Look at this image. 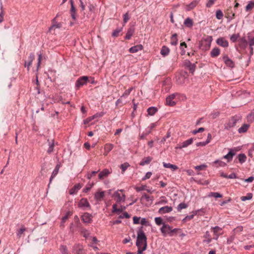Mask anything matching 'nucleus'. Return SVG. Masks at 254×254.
<instances>
[{"instance_id": "obj_38", "label": "nucleus", "mask_w": 254, "mask_h": 254, "mask_svg": "<svg viewBox=\"0 0 254 254\" xmlns=\"http://www.w3.org/2000/svg\"><path fill=\"white\" fill-rule=\"evenodd\" d=\"M163 166L166 168H170L173 170H176L178 169V167L175 165H173L170 163H163Z\"/></svg>"}, {"instance_id": "obj_28", "label": "nucleus", "mask_w": 254, "mask_h": 254, "mask_svg": "<svg viewBox=\"0 0 254 254\" xmlns=\"http://www.w3.org/2000/svg\"><path fill=\"white\" fill-rule=\"evenodd\" d=\"M113 144H106L104 146V155L106 156L113 148Z\"/></svg>"}, {"instance_id": "obj_20", "label": "nucleus", "mask_w": 254, "mask_h": 254, "mask_svg": "<svg viewBox=\"0 0 254 254\" xmlns=\"http://www.w3.org/2000/svg\"><path fill=\"white\" fill-rule=\"evenodd\" d=\"M105 196V191H97L94 194V198L97 201H101Z\"/></svg>"}, {"instance_id": "obj_31", "label": "nucleus", "mask_w": 254, "mask_h": 254, "mask_svg": "<svg viewBox=\"0 0 254 254\" xmlns=\"http://www.w3.org/2000/svg\"><path fill=\"white\" fill-rule=\"evenodd\" d=\"M152 158L151 157H147L143 158L140 162V166H144L145 165L148 164L151 161Z\"/></svg>"}, {"instance_id": "obj_18", "label": "nucleus", "mask_w": 254, "mask_h": 254, "mask_svg": "<svg viewBox=\"0 0 254 254\" xmlns=\"http://www.w3.org/2000/svg\"><path fill=\"white\" fill-rule=\"evenodd\" d=\"M82 186L80 184H75L69 190V193L71 195H73L77 192V191L81 188Z\"/></svg>"}, {"instance_id": "obj_61", "label": "nucleus", "mask_w": 254, "mask_h": 254, "mask_svg": "<svg viewBox=\"0 0 254 254\" xmlns=\"http://www.w3.org/2000/svg\"><path fill=\"white\" fill-rule=\"evenodd\" d=\"M140 219V217L134 216L133 217V223L134 224H137L140 223L139 220Z\"/></svg>"}, {"instance_id": "obj_21", "label": "nucleus", "mask_w": 254, "mask_h": 254, "mask_svg": "<svg viewBox=\"0 0 254 254\" xmlns=\"http://www.w3.org/2000/svg\"><path fill=\"white\" fill-rule=\"evenodd\" d=\"M176 81L179 84H184L186 80L185 75L183 74H179L176 77Z\"/></svg>"}, {"instance_id": "obj_25", "label": "nucleus", "mask_w": 254, "mask_h": 254, "mask_svg": "<svg viewBox=\"0 0 254 254\" xmlns=\"http://www.w3.org/2000/svg\"><path fill=\"white\" fill-rule=\"evenodd\" d=\"M59 168H60V167H59V165H57L56 166V167H55V169L54 170V171H53L52 175L50 178V182L48 185V187H49L50 184V183H51L53 179L56 177V176L58 173V172L59 170Z\"/></svg>"}, {"instance_id": "obj_29", "label": "nucleus", "mask_w": 254, "mask_h": 254, "mask_svg": "<svg viewBox=\"0 0 254 254\" xmlns=\"http://www.w3.org/2000/svg\"><path fill=\"white\" fill-rule=\"evenodd\" d=\"M134 32V29L133 27H131L129 28L127 30V31L126 33V35L125 37V39L127 40H129L131 38L132 36L133 33Z\"/></svg>"}, {"instance_id": "obj_7", "label": "nucleus", "mask_w": 254, "mask_h": 254, "mask_svg": "<svg viewBox=\"0 0 254 254\" xmlns=\"http://www.w3.org/2000/svg\"><path fill=\"white\" fill-rule=\"evenodd\" d=\"M211 229H212V231L214 235L213 239L215 240H217L219 236L222 234V228L217 226L214 227H212Z\"/></svg>"}, {"instance_id": "obj_24", "label": "nucleus", "mask_w": 254, "mask_h": 254, "mask_svg": "<svg viewBox=\"0 0 254 254\" xmlns=\"http://www.w3.org/2000/svg\"><path fill=\"white\" fill-rule=\"evenodd\" d=\"M48 142L49 145V148L47 150V153L48 154H51L54 151V147L55 146V142L53 139L50 140V139H48Z\"/></svg>"}, {"instance_id": "obj_26", "label": "nucleus", "mask_w": 254, "mask_h": 254, "mask_svg": "<svg viewBox=\"0 0 254 254\" xmlns=\"http://www.w3.org/2000/svg\"><path fill=\"white\" fill-rule=\"evenodd\" d=\"M220 53V50L218 47H215L212 49L210 52V56L212 58L218 57Z\"/></svg>"}, {"instance_id": "obj_55", "label": "nucleus", "mask_w": 254, "mask_h": 254, "mask_svg": "<svg viewBox=\"0 0 254 254\" xmlns=\"http://www.w3.org/2000/svg\"><path fill=\"white\" fill-rule=\"evenodd\" d=\"M129 217L130 215L127 212H125L123 214L120 215L119 217L120 219L129 218Z\"/></svg>"}, {"instance_id": "obj_53", "label": "nucleus", "mask_w": 254, "mask_h": 254, "mask_svg": "<svg viewBox=\"0 0 254 254\" xmlns=\"http://www.w3.org/2000/svg\"><path fill=\"white\" fill-rule=\"evenodd\" d=\"M248 38L250 47H253L254 46V37L248 36Z\"/></svg>"}, {"instance_id": "obj_47", "label": "nucleus", "mask_w": 254, "mask_h": 254, "mask_svg": "<svg viewBox=\"0 0 254 254\" xmlns=\"http://www.w3.org/2000/svg\"><path fill=\"white\" fill-rule=\"evenodd\" d=\"M223 13L221 10H217L216 12V17L217 19L220 20L223 18Z\"/></svg>"}, {"instance_id": "obj_46", "label": "nucleus", "mask_w": 254, "mask_h": 254, "mask_svg": "<svg viewBox=\"0 0 254 254\" xmlns=\"http://www.w3.org/2000/svg\"><path fill=\"white\" fill-rule=\"evenodd\" d=\"M112 208H113L112 212L113 213H119L123 211V209H122V208H117V205L116 204H113Z\"/></svg>"}, {"instance_id": "obj_64", "label": "nucleus", "mask_w": 254, "mask_h": 254, "mask_svg": "<svg viewBox=\"0 0 254 254\" xmlns=\"http://www.w3.org/2000/svg\"><path fill=\"white\" fill-rule=\"evenodd\" d=\"M140 223L142 225H145V226L148 225V222L146 221V219L145 218H142L141 219Z\"/></svg>"}, {"instance_id": "obj_32", "label": "nucleus", "mask_w": 254, "mask_h": 254, "mask_svg": "<svg viewBox=\"0 0 254 254\" xmlns=\"http://www.w3.org/2000/svg\"><path fill=\"white\" fill-rule=\"evenodd\" d=\"M170 52V49L166 46H164L162 47L160 53L163 56H167Z\"/></svg>"}, {"instance_id": "obj_19", "label": "nucleus", "mask_w": 254, "mask_h": 254, "mask_svg": "<svg viewBox=\"0 0 254 254\" xmlns=\"http://www.w3.org/2000/svg\"><path fill=\"white\" fill-rule=\"evenodd\" d=\"M144 199L148 202L149 204L151 205L153 203L154 198L152 196H150L145 193H144L141 197L140 200L143 201Z\"/></svg>"}, {"instance_id": "obj_6", "label": "nucleus", "mask_w": 254, "mask_h": 254, "mask_svg": "<svg viewBox=\"0 0 254 254\" xmlns=\"http://www.w3.org/2000/svg\"><path fill=\"white\" fill-rule=\"evenodd\" d=\"M216 43L217 45L223 48L228 47L229 46L228 41L224 37L218 38L216 40Z\"/></svg>"}, {"instance_id": "obj_59", "label": "nucleus", "mask_w": 254, "mask_h": 254, "mask_svg": "<svg viewBox=\"0 0 254 254\" xmlns=\"http://www.w3.org/2000/svg\"><path fill=\"white\" fill-rule=\"evenodd\" d=\"M152 175V173L150 172H148L146 173L145 175L142 178V181L146 180L147 179H149Z\"/></svg>"}, {"instance_id": "obj_17", "label": "nucleus", "mask_w": 254, "mask_h": 254, "mask_svg": "<svg viewBox=\"0 0 254 254\" xmlns=\"http://www.w3.org/2000/svg\"><path fill=\"white\" fill-rule=\"evenodd\" d=\"M72 214L70 211H68L66 213L65 215L62 218V221L60 224V227L63 228L64 227V223L68 219V218Z\"/></svg>"}, {"instance_id": "obj_5", "label": "nucleus", "mask_w": 254, "mask_h": 254, "mask_svg": "<svg viewBox=\"0 0 254 254\" xmlns=\"http://www.w3.org/2000/svg\"><path fill=\"white\" fill-rule=\"evenodd\" d=\"M88 79V77L87 76H83L80 77L75 82V86L77 88L85 85Z\"/></svg>"}, {"instance_id": "obj_57", "label": "nucleus", "mask_w": 254, "mask_h": 254, "mask_svg": "<svg viewBox=\"0 0 254 254\" xmlns=\"http://www.w3.org/2000/svg\"><path fill=\"white\" fill-rule=\"evenodd\" d=\"M209 143V140H206L205 141L199 142L196 144V146H204Z\"/></svg>"}, {"instance_id": "obj_16", "label": "nucleus", "mask_w": 254, "mask_h": 254, "mask_svg": "<svg viewBox=\"0 0 254 254\" xmlns=\"http://www.w3.org/2000/svg\"><path fill=\"white\" fill-rule=\"evenodd\" d=\"M173 210V208L171 206H165L161 207L159 210L158 213L161 214L169 213Z\"/></svg>"}, {"instance_id": "obj_42", "label": "nucleus", "mask_w": 254, "mask_h": 254, "mask_svg": "<svg viewBox=\"0 0 254 254\" xmlns=\"http://www.w3.org/2000/svg\"><path fill=\"white\" fill-rule=\"evenodd\" d=\"M209 196L214 197L215 198H221L222 197V195L217 192H211L209 193Z\"/></svg>"}, {"instance_id": "obj_30", "label": "nucleus", "mask_w": 254, "mask_h": 254, "mask_svg": "<svg viewBox=\"0 0 254 254\" xmlns=\"http://www.w3.org/2000/svg\"><path fill=\"white\" fill-rule=\"evenodd\" d=\"M204 240H203V242L206 243L207 244L210 243L212 241V238H211L210 234L208 231H206L204 235Z\"/></svg>"}, {"instance_id": "obj_45", "label": "nucleus", "mask_w": 254, "mask_h": 254, "mask_svg": "<svg viewBox=\"0 0 254 254\" xmlns=\"http://www.w3.org/2000/svg\"><path fill=\"white\" fill-rule=\"evenodd\" d=\"M188 207V205L185 203L182 202L180 203L178 207L177 210L178 211H180L182 209L186 208Z\"/></svg>"}, {"instance_id": "obj_52", "label": "nucleus", "mask_w": 254, "mask_h": 254, "mask_svg": "<svg viewBox=\"0 0 254 254\" xmlns=\"http://www.w3.org/2000/svg\"><path fill=\"white\" fill-rule=\"evenodd\" d=\"M129 166V164L127 162L122 164L121 165V168L123 172H124Z\"/></svg>"}, {"instance_id": "obj_40", "label": "nucleus", "mask_w": 254, "mask_h": 254, "mask_svg": "<svg viewBox=\"0 0 254 254\" xmlns=\"http://www.w3.org/2000/svg\"><path fill=\"white\" fill-rule=\"evenodd\" d=\"M213 163L214 164H218V165L216 166L217 167L219 166L225 167L226 165V164L224 162L219 160H215Z\"/></svg>"}, {"instance_id": "obj_58", "label": "nucleus", "mask_w": 254, "mask_h": 254, "mask_svg": "<svg viewBox=\"0 0 254 254\" xmlns=\"http://www.w3.org/2000/svg\"><path fill=\"white\" fill-rule=\"evenodd\" d=\"M204 130V128L203 127H200L197 129L193 130L191 131L192 133L193 134H196L197 133L199 132H202Z\"/></svg>"}, {"instance_id": "obj_62", "label": "nucleus", "mask_w": 254, "mask_h": 254, "mask_svg": "<svg viewBox=\"0 0 254 254\" xmlns=\"http://www.w3.org/2000/svg\"><path fill=\"white\" fill-rule=\"evenodd\" d=\"M216 0H209L206 4L207 7H210L215 2Z\"/></svg>"}, {"instance_id": "obj_23", "label": "nucleus", "mask_w": 254, "mask_h": 254, "mask_svg": "<svg viewBox=\"0 0 254 254\" xmlns=\"http://www.w3.org/2000/svg\"><path fill=\"white\" fill-rule=\"evenodd\" d=\"M143 48V46L141 45H137L131 47L129 49V52L130 53H135L139 51H141Z\"/></svg>"}, {"instance_id": "obj_35", "label": "nucleus", "mask_w": 254, "mask_h": 254, "mask_svg": "<svg viewBox=\"0 0 254 254\" xmlns=\"http://www.w3.org/2000/svg\"><path fill=\"white\" fill-rule=\"evenodd\" d=\"M138 251L137 253H131V252H128L126 254H141L143 251L146 250L147 247L145 245L144 246H143L142 247H137Z\"/></svg>"}, {"instance_id": "obj_22", "label": "nucleus", "mask_w": 254, "mask_h": 254, "mask_svg": "<svg viewBox=\"0 0 254 254\" xmlns=\"http://www.w3.org/2000/svg\"><path fill=\"white\" fill-rule=\"evenodd\" d=\"M111 173L110 171L107 169H105L103 171L100 172L98 175L99 179L102 180L107 177Z\"/></svg>"}, {"instance_id": "obj_15", "label": "nucleus", "mask_w": 254, "mask_h": 254, "mask_svg": "<svg viewBox=\"0 0 254 254\" xmlns=\"http://www.w3.org/2000/svg\"><path fill=\"white\" fill-rule=\"evenodd\" d=\"M92 215L88 213H84L82 216V220L84 223H90L92 221Z\"/></svg>"}, {"instance_id": "obj_14", "label": "nucleus", "mask_w": 254, "mask_h": 254, "mask_svg": "<svg viewBox=\"0 0 254 254\" xmlns=\"http://www.w3.org/2000/svg\"><path fill=\"white\" fill-rule=\"evenodd\" d=\"M193 138H190L189 139L186 140L182 142L181 144H179V146L176 147L177 149H182L183 148H185L188 147L189 145H190L193 142Z\"/></svg>"}, {"instance_id": "obj_43", "label": "nucleus", "mask_w": 254, "mask_h": 254, "mask_svg": "<svg viewBox=\"0 0 254 254\" xmlns=\"http://www.w3.org/2000/svg\"><path fill=\"white\" fill-rule=\"evenodd\" d=\"M253 194L251 193H249L247 194L246 196H243L241 197V199L242 201H246L247 200H250L252 198Z\"/></svg>"}, {"instance_id": "obj_12", "label": "nucleus", "mask_w": 254, "mask_h": 254, "mask_svg": "<svg viewBox=\"0 0 254 254\" xmlns=\"http://www.w3.org/2000/svg\"><path fill=\"white\" fill-rule=\"evenodd\" d=\"M78 207L85 209V208H90V205L87 199L85 198H82L80 200L78 203Z\"/></svg>"}, {"instance_id": "obj_51", "label": "nucleus", "mask_w": 254, "mask_h": 254, "mask_svg": "<svg viewBox=\"0 0 254 254\" xmlns=\"http://www.w3.org/2000/svg\"><path fill=\"white\" fill-rule=\"evenodd\" d=\"M168 203V201L165 196H162L160 200L156 203V204H163Z\"/></svg>"}, {"instance_id": "obj_2", "label": "nucleus", "mask_w": 254, "mask_h": 254, "mask_svg": "<svg viewBox=\"0 0 254 254\" xmlns=\"http://www.w3.org/2000/svg\"><path fill=\"white\" fill-rule=\"evenodd\" d=\"M212 41V36H207L206 37L203 38L200 42L199 48L203 51L208 50L210 47Z\"/></svg>"}, {"instance_id": "obj_37", "label": "nucleus", "mask_w": 254, "mask_h": 254, "mask_svg": "<svg viewBox=\"0 0 254 254\" xmlns=\"http://www.w3.org/2000/svg\"><path fill=\"white\" fill-rule=\"evenodd\" d=\"M250 126L248 124H244L241 127L238 129V132L239 133H244L247 131Z\"/></svg>"}, {"instance_id": "obj_50", "label": "nucleus", "mask_w": 254, "mask_h": 254, "mask_svg": "<svg viewBox=\"0 0 254 254\" xmlns=\"http://www.w3.org/2000/svg\"><path fill=\"white\" fill-rule=\"evenodd\" d=\"M132 88H130L127 90H126L123 94L121 96V98L124 97L127 98L130 93L131 91H132Z\"/></svg>"}, {"instance_id": "obj_54", "label": "nucleus", "mask_w": 254, "mask_h": 254, "mask_svg": "<svg viewBox=\"0 0 254 254\" xmlns=\"http://www.w3.org/2000/svg\"><path fill=\"white\" fill-rule=\"evenodd\" d=\"M239 37V34H233L230 37V40L232 42H235L237 40L238 38Z\"/></svg>"}, {"instance_id": "obj_39", "label": "nucleus", "mask_w": 254, "mask_h": 254, "mask_svg": "<svg viewBox=\"0 0 254 254\" xmlns=\"http://www.w3.org/2000/svg\"><path fill=\"white\" fill-rule=\"evenodd\" d=\"M94 184L93 183H88L86 187L83 189V191L84 192H87L93 187Z\"/></svg>"}, {"instance_id": "obj_41", "label": "nucleus", "mask_w": 254, "mask_h": 254, "mask_svg": "<svg viewBox=\"0 0 254 254\" xmlns=\"http://www.w3.org/2000/svg\"><path fill=\"white\" fill-rule=\"evenodd\" d=\"M61 27L62 24L61 23L56 22L49 28V31L51 32L53 29L55 28H60Z\"/></svg>"}, {"instance_id": "obj_48", "label": "nucleus", "mask_w": 254, "mask_h": 254, "mask_svg": "<svg viewBox=\"0 0 254 254\" xmlns=\"http://www.w3.org/2000/svg\"><path fill=\"white\" fill-rule=\"evenodd\" d=\"M155 222L156 224L157 225H162H162H163V224H165L163 222L162 218L161 217H156L155 218Z\"/></svg>"}, {"instance_id": "obj_56", "label": "nucleus", "mask_w": 254, "mask_h": 254, "mask_svg": "<svg viewBox=\"0 0 254 254\" xmlns=\"http://www.w3.org/2000/svg\"><path fill=\"white\" fill-rule=\"evenodd\" d=\"M206 167H207V166L206 165L201 164L200 165H198V166H195L194 168L196 170L199 171V170H202L204 169Z\"/></svg>"}, {"instance_id": "obj_36", "label": "nucleus", "mask_w": 254, "mask_h": 254, "mask_svg": "<svg viewBox=\"0 0 254 254\" xmlns=\"http://www.w3.org/2000/svg\"><path fill=\"white\" fill-rule=\"evenodd\" d=\"M157 111V109L155 107H150L147 109L148 114L150 116H153Z\"/></svg>"}, {"instance_id": "obj_63", "label": "nucleus", "mask_w": 254, "mask_h": 254, "mask_svg": "<svg viewBox=\"0 0 254 254\" xmlns=\"http://www.w3.org/2000/svg\"><path fill=\"white\" fill-rule=\"evenodd\" d=\"M146 188V186L143 185L140 187H136L135 190L137 191H140L143 190H145Z\"/></svg>"}, {"instance_id": "obj_13", "label": "nucleus", "mask_w": 254, "mask_h": 254, "mask_svg": "<svg viewBox=\"0 0 254 254\" xmlns=\"http://www.w3.org/2000/svg\"><path fill=\"white\" fill-rule=\"evenodd\" d=\"M199 0H194L191 2L190 4L186 5L185 9L186 11H189L193 9L198 3Z\"/></svg>"}, {"instance_id": "obj_34", "label": "nucleus", "mask_w": 254, "mask_h": 254, "mask_svg": "<svg viewBox=\"0 0 254 254\" xmlns=\"http://www.w3.org/2000/svg\"><path fill=\"white\" fill-rule=\"evenodd\" d=\"M238 158L240 163L243 164L246 162L247 159V156L245 154L241 153L238 155Z\"/></svg>"}, {"instance_id": "obj_49", "label": "nucleus", "mask_w": 254, "mask_h": 254, "mask_svg": "<svg viewBox=\"0 0 254 254\" xmlns=\"http://www.w3.org/2000/svg\"><path fill=\"white\" fill-rule=\"evenodd\" d=\"M99 172V170L92 171L91 173H89L87 174L86 177L88 179L90 180L94 175L96 174Z\"/></svg>"}, {"instance_id": "obj_60", "label": "nucleus", "mask_w": 254, "mask_h": 254, "mask_svg": "<svg viewBox=\"0 0 254 254\" xmlns=\"http://www.w3.org/2000/svg\"><path fill=\"white\" fill-rule=\"evenodd\" d=\"M25 231V228L23 227H21L19 230H18L17 232V235L20 237L21 235L24 233V232Z\"/></svg>"}, {"instance_id": "obj_11", "label": "nucleus", "mask_w": 254, "mask_h": 254, "mask_svg": "<svg viewBox=\"0 0 254 254\" xmlns=\"http://www.w3.org/2000/svg\"><path fill=\"white\" fill-rule=\"evenodd\" d=\"M119 191H122L123 190H119L116 191L113 194V196L117 198L116 201L117 203H120L121 202H124L125 201V199H126L125 194H123L122 195V196H121L120 194L119 193Z\"/></svg>"}, {"instance_id": "obj_9", "label": "nucleus", "mask_w": 254, "mask_h": 254, "mask_svg": "<svg viewBox=\"0 0 254 254\" xmlns=\"http://www.w3.org/2000/svg\"><path fill=\"white\" fill-rule=\"evenodd\" d=\"M161 233L163 236H166L167 235H169L171 230V227L168 224H163L162 227L160 228Z\"/></svg>"}, {"instance_id": "obj_3", "label": "nucleus", "mask_w": 254, "mask_h": 254, "mask_svg": "<svg viewBox=\"0 0 254 254\" xmlns=\"http://www.w3.org/2000/svg\"><path fill=\"white\" fill-rule=\"evenodd\" d=\"M239 120L240 118L239 116H236L232 117L228 122L225 124V128L226 129H229L230 128L234 127L236 126L237 122L239 121Z\"/></svg>"}, {"instance_id": "obj_10", "label": "nucleus", "mask_w": 254, "mask_h": 254, "mask_svg": "<svg viewBox=\"0 0 254 254\" xmlns=\"http://www.w3.org/2000/svg\"><path fill=\"white\" fill-rule=\"evenodd\" d=\"M184 65L189 69L191 73L194 72L196 67L195 64H192L189 60H186L184 62Z\"/></svg>"}, {"instance_id": "obj_27", "label": "nucleus", "mask_w": 254, "mask_h": 254, "mask_svg": "<svg viewBox=\"0 0 254 254\" xmlns=\"http://www.w3.org/2000/svg\"><path fill=\"white\" fill-rule=\"evenodd\" d=\"M223 60L226 64L228 66L233 67L234 66V64L233 61L228 58L227 56L223 57Z\"/></svg>"}, {"instance_id": "obj_4", "label": "nucleus", "mask_w": 254, "mask_h": 254, "mask_svg": "<svg viewBox=\"0 0 254 254\" xmlns=\"http://www.w3.org/2000/svg\"><path fill=\"white\" fill-rule=\"evenodd\" d=\"M178 95V93H173L168 96H167L166 98V101L167 105L170 106H174L176 105V102L173 100L175 98V97Z\"/></svg>"}, {"instance_id": "obj_33", "label": "nucleus", "mask_w": 254, "mask_h": 254, "mask_svg": "<svg viewBox=\"0 0 254 254\" xmlns=\"http://www.w3.org/2000/svg\"><path fill=\"white\" fill-rule=\"evenodd\" d=\"M184 24L187 27L190 28L193 26L192 20L190 18L188 17L185 20Z\"/></svg>"}, {"instance_id": "obj_8", "label": "nucleus", "mask_w": 254, "mask_h": 254, "mask_svg": "<svg viewBox=\"0 0 254 254\" xmlns=\"http://www.w3.org/2000/svg\"><path fill=\"white\" fill-rule=\"evenodd\" d=\"M236 149L233 148L229 149L228 153L226 155L223 156V158L227 159L228 162L232 161L233 156L236 154Z\"/></svg>"}, {"instance_id": "obj_44", "label": "nucleus", "mask_w": 254, "mask_h": 254, "mask_svg": "<svg viewBox=\"0 0 254 254\" xmlns=\"http://www.w3.org/2000/svg\"><path fill=\"white\" fill-rule=\"evenodd\" d=\"M122 28H117L113 32L112 36L115 37H118L119 36V33L122 31Z\"/></svg>"}, {"instance_id": "obj_1", "label": "nucleus", "mask_w": 254, "mask_h": 254, "mask_svg": "<svg viewBox=\"0 0 254 254\" xmlns=\"http://www.w3.org/2000/svg\"><path fill=\"white\" fill-rule=\"evenodd\" d=\"M137 240L136 242V245L137 247H142L145 245H147V238L145 233L142 230V227L139 228L137 232Z\"/></svg>"}]
</instances>
